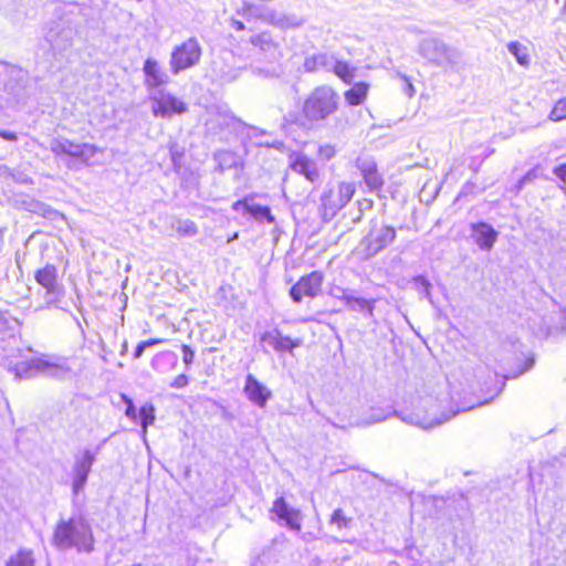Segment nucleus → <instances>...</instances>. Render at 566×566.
<instances>
[{"label": "nucleus", "mask_w": 566, "mask_h": 566, "mask_svg": "<svg viewBox=\"0 0 566 566\" xmlns=\"http://www.w3.org/2000/svg\"><path fill=\"white\" fill-rule=\"evenodd\" d=\"M25 77V72L13 64L0 61V80L6 87H13L12 81L15 83L22 82Z\"/></svg>", "instance_id": "nucleus-26"}, {"label": "nucleus", "mask_w": 566, "mask_h": 566, "mask_svg": "<svg viewBox=\"0 0 566 566\" xmlns=\"http://www.w3.org/2000/svg\"><path fill=\"white\" fill-rule=\"evenodd\" d=\"M181 352H182V359L186 366V370H189L191 364L195 360V352L193 349L188 345H181Z\"/></svg>", "instance_id": "nucleus-43"}, {"label": "nucleus", "mask_w": 566, "mask_h": 566, "mask_svg": "<svg viewBox=\"0 0 566 566\" xmlns=\"http://www.w3.org/2000/svg\"><path fill=\"white\" fill-rule=\"evenodd\" d=\"M340 301L345 302L350 311L364 312L368 317L374 316L375 301L366 300L364 297L354 296L350 292L342 291V295L337 296Z\"/></svg>", "instance_id": "nucleus-24"}, {"label": "nucleus", "mask_w": 566, "mask_h": 566, "mask_svg": "<svg viewBox=\"0 0 566 566\" xmlns=\"http://www.w3.org/2000/svg\"><path fill=\"white\" fill-rule=\"evenodd\" d=\"M290 168L306 178V180L311 181L312 184L318 181L319 179V172L316 167V164L307 158L303 154H293L290 156Z\"/></svg>", "instance_id": "nucleus-22"}, {"label": "nucleus", "mask_w": 566, "mask_h": 566, "mask_svg": "<svg viewBox=\"0 0 566 566\" xmlns=\"http://www.w3.org/2000/svg\"><path fill=\"white\" fill-rule=\"evenodd\" d=\"M415 284L417 285L419 290V294L427 298L431 304L432 297H431V283L422 275H418L413 279Z\"/></svg>", "instance_id": "nucleus-38"}, {"label": "nucleus", "mask_w": 566, "mask_h": 566, "mask_svg": "<svg viewBox=\"0 0 566 566\" xmlns=\"http://www.w3.org/2000/svg\"><path fill=\"white\" fill-rule=\"evenodd\" d=\"M367 92L368 84L359 82L345 93V98L349 105H359L365 99Z\"/></svg>", "instance_id": "nucleus-29"}, {"label": "nucleus", "mask_w": 566, "mask_h": 566, "mask_svg": "<svg viewBox=\"0 0 566 566\" xmlns=\"http://www.w3.org/2000/svg\"><path fill=\"white\" fill-rule=\"evenodd\" d=\"M145 74V86L148 91V96L154 91H163L160 86L166 85L169 82L168 74L161 70L158 62L153 59H147L143 67Z\"/></svg>", "instance_id": "nucleus-16"}, {"label": "nucleus", "mask_w": 566, "mask_h": 566, "mask_svg": "<svg viewBox=\"0 0 566 566\" xmlns=\"http://www.w3.org/2000/svg\"><path fill=\"white\" fill-rule=\"evenodd\" d=\"M275 514L277 521L292 531L300 532L302 530V513L287 504L283 496L277 497L270 510Z\"/></svg>", "instance_id": "nucleus-14"}, {"label": "nucleus", "mask_w": 566, "mask_h": 566, "mask_svg": "<svg viewBox=\"0 0 566 566\" xmlns=\"http://www.w3.org/2000/svg\"><path fill=\"white\" fill-rule=\"evenodd\" d=\"M202 49L196 38H189L181 44L174 48L170 54V71L174 75L181 71L196 66L201 59Z\"/></svg>", "instance_id": "nucleus-8"}, {"label": "nucleus", "mask_w": 566, "mask_h": 566, "mask_svg": "<svg viewBox=\"0 0 566 566\" xmlns=\"http://www.w3.org/2000/svg\"><path fill=\"white\" fill-rule=\"evenodd\" d=\"M279 74H280L279 72H276V71H274V70H273V71H271V72H266V74H265V75H266V76H271V77H276V76H279Z\"/></svg>", "instance_id": "nucleus-56"}, {"label": "nucleus", "mask_w": 566, "mask_h": 566, "mask_svg": "<svg viewBox=\"0 0 566 566\" xmlns=\"http://www.w3.org/2000/svg\"><path fill=\"white\" fill-rule=\"evenodd\" d=\"M126 350H127V344L125 343V344L123 345V348H122V350H120V354H122V355H124V354L126 353Z\"/></svg>", "instance_id": "nucleus-57"}, {"label": "nucleus", "mask_w": 566, "mask_h": 566, "mask_svg": "<svg viewBox=\"0 0 566 566\" xmlns=\"http://www.w3.org/2000/svg\"><path fill=\"white\" fill-rule=\"evenodd\" d=\"M95 460V454L88 449L74 457L71 475L72 489L75 495L83 491Z\"/></svg>", "instance_id": "nucleus-12"}, {"label": "nucleus", "mask_w": 566, "mask_h": 566, "mask_svg": "<svg viewBox=\"0 0 566 566\" xmlns=\"http://www.w3.org/2000/svg\"><path fill=\"white\" fill-rule=\"evenodd\" d=\"M123 399L127 403V407H126V410H125L126 417L132 419V420H136L137 411H136V408H135V405H134L133 400L130 398L126 397V396H123Z\"/></svg>", "instance_id": "nucleus-46"}, {"label": "nucleus", "mask_w": 566, "mask_h": 566, "mask_svg": "<svg viewBox=\"0 0 566 566\" xmlns=\"http://www.w3.org/2000/svg\"><path fill=\"white\" fill-rule=\"evenodd\" d=\"M335 56L326 52H317L305 57L303 67L305 72L313 73L318 71L329 72Z\"/></svg>", "instance_id": "nucleus-25"}, {"label": "nucleus", "mask_w": 566, "mask_h": 566, "mask_svg": "<svg viewBox=\"0 0 566 566\" xmlns=\"http://www.w3.org/2000/svg\"><path fill=\"white\" fill-rule=\"evenodd\" d=\"M396 239V229L390 226L373 228L357 247V253L364 260H369L389 247Z\"/></svg>", "instance_id": "nucleus-7"}, {"label": "nucleus", "mask_w": 566, "mask_h": 566, "mask_svg": "<svg viewBox=\"0 0 566 566\" xmlns=\"http://www.w3.org/2000/svg\"><path fill=\"white\" fill-rule=\"evenodd\" d=\"M509 52L516 59L517 63L524 67L530 65V55L527 48L518 42H511L507 45Z\"/></svg>", "instance_id": "nucleus-33"}, {"label": "nucleus", "mask_w": 566, "mask_h": 566, "mask_svg": "<svg viewBox=\"0 0 566 566\" xmlns=\"http://www.w3.org/2000/svg\"><path fill=\"white\" fill-rule=\"evenodd\" d=\"M323 284V274L318 271H313L310 274L301 277L296 284L290 290V295L295 303H301L303 296L311 298L316 297Z\"/></svg>", "instance_id": "nucleus-13"}, {"label": "nucleus", "mask_w": 566, "mask_h": 566, "mask_svg": "<svg viewBox=\"0 0 566 566\" xmlns=\"http://www.w3.org/2000/svg\"><path fill=\"white\" fill-rule=\"evenodd\" d=\"M534 365V359L533 358H530L526 360V365H525V368L523 370H521L520 374H523L525 373L526 370H530Z\"/></svg>", "instance_id": "nucleus-54"}, {"label": "nucleus", "mask_w": 566, "mask_h": 566, "mask_svg": "<svg viewBox=\"0 0 566 566\" xmlns=\"http://www.w3.org/2000/svg\"><path fill=\"white\" fill-rule=\"evenodd\" d=\"M261 342L268 344L276 352H290L302 345L301 339H292L289 336H283L279 329L265 332L261 336Z\"/></svg>", "instance_id": "nucleus-23"}, {"label": "nucleus", "mask_w": 566, "mask_h": 566, "mask_svg": "<svg viewBox=\"0 0 566 566\" xmlns=\"http://www.w3.org/2000/svg\"><path fill=\"white\" fill-rule=\"evenodd\" d=\"M161 340L160 339H149V340H145V342H140L135 350H134V358L135 359H138L142 357V355L144 354L145 349L155 345V344H158L160 343Z\"/></svg>", "instance_id": "nucleus-44"}, {"label": "nucleus", "mask_w": 566, "mask_h": 566, "mask_svg": "<svg viewBox=\"0 0 566 566\" xmlns=\"http://www.w3.org/2000/svg\"><path fill=\"white\" fill-rule=\"evenodd\" d=\"M259 9L255 4L250 2H243L241 8L238 10V13L242 15L243 18H251V17H259L258 13Z\"/></svg>", "instance_id": "nucleus-41"}, {"label": "nucleus", "mask_w": 566, "mask_h": 566, "mask_svg": "<svg viewBox=\"0 0 566 566\" xmlns=\"http://www.w3.org/2000/svg\"><path fill=\"white\" fill-rule=\"evenodd\" d=\"M17 379H31L38 375L55 379H65L74 375L70 361L65 357H39L17 364L9 368Z\"/></svg>", "instance_id": "nucleus-2"}, {"label": "nucleus", "mask_w": 566, "mask_h": 566, "mask_svg": "<svg viewBox=\"0 0 566 566\" xmlns=\"http://www.w3.org/2000/svg\"><path fill=\"white\" fill-rule=\"evenodd\" d=\"M553 172L562 182H566V164L555 167Z\"/></svg>", "instance_id": "nucleus-48"}, {"label": "nucleus", "mask_w": 566, "mask_h": 566, "mask_svg": "<svg viewBox=\"0 0 566 566\" xmlns=\"http://www.w3.org/2000/svg\"><path fill=\"white\" fill-rule=\"evenodd\" d=\"M338 77H340L344 82L350 83L354 74L350 70L349 65L346 62L338 61L334 57L332 70Z\"/></svg>", "instance_id": "nucleus-35"}, {"label": "nucleus", "mask_w": 566, "mask_h": 566, "mask_svg": "<svg viewBox=\"0 0 566 566\" xmlns=\"http://www.w3.org/2000/svg\"><path fill=\"white\" fill-rule=\"evenodd\" d=\"M243 391L248 399L260 408L265 407L272 396L271 391L251 374L245 378Z\"/></svg>", "instance_id": "nucleus-21"}, {"label": "nucleus", "mask_w": 566, "mask_h": 566, "mask_svg": "<svg viewBox=\"0 0 566 566\" xmlns=\"http://www.w3.org/2000/svg\"><path fill=\"white\" fill-rule=\"evenodd\" d=\"M418 52L428 63L444 70L459 71L463 65L462 53L438 38L421 40Z\"/></svg>", "instance_id": "nucleus-3"}, {"label": "nucleus", "mask_w": 566, "mask_h": 566, "mask_svg": "<svg viewBox=\"0 0 566 566\" xmlns=\"http://www.w3.org/2000/svg\"><path fill=\"white\" fill-rule=\"evenodd\" d=\"M390 416V411L378 408L371 409L368 423H376L386 420Z\"/></svg>", "instance_id": "nucleus-42"}, {"label": "nucleus", "mask_w": 566, "mask_h": 566, "mask_svg": "<svg viewBox=\"0 0 566 566\" xmlns=\"http://www.w3.org/2000/svg\"><path fill=\"white\" fill-rule=\"evenodd\" d=\"M331 524H334L338 530H342L349 526L350 520L344 515V512L340 509H337L331 516Z\"/></svg>", "instance_id": "nucleus-40"}, {"label": "nucleus", "mask_w": 566, "mask_h": 566, "mask_svg": "<svg viewBox=\"0 0 566 566\" xmlns=\"http://www.w3.org/2000/svg\"><path fill=\"white\" fill-rule=\"evenodd\" d=\"M358 203H359V207H358V209H357L358 213H357V216H356V217H354V218H353V221H352V223H353V224L358 223V222L361 220V217H363L361 202H358Z\"/></svg>", "instance_id": "nucleus-53"}, {"label": "nucleus", "mask_w": 566, "mask_h": 566, "mask_svg": "<svg viewBox=\"0 0 566 566\" xmlns=\"http://www.w3.org/2000/svg\"><path fill=\"white\" fill-rule=\"evenodd\" d=\"M0 137H2L6 140L14 142L17 140V135L12 132L8 130H0Z\"/></svg>", "instance_id": "nucleus-50"}, {"label": "nucleus", "mask_w": 566, "mask_h": 566, "mask_svg": "<svg viewBox=\"0 0 566 566\" xmlns=\"http://www.w3.org/2000/svg\"><path fill=\"white\" fill-rule=\"evenodd\" d=\"M35 559L31 549H20L11 555L4 566H34Z\"/></svg>", "instance_id": "nucleus-30"}, {"label": "nucleus", "mask_w": 566, "mask_h": 566, "mask_svg": "<svg viewBox=\"0 0 566 566\" xmlns=\"http://www.w3.org/2000/svg\"><path fill=\"white\" fill-rule=\"evenodd\" d=\"M415 87L413 85L409 82V81H406V86H405V93L409 96V97H412L415 95Z\"/></svg>", "instance_id": "nucleus-52"}, {"label": "nucleus", "mask_w": 566, "mask_h": 566, "mask_svg": "<svg viewBox=\"0 0 566 566\" xmlns=\"http://www.w3.org/2000/svg\"><path fill=\"white\" fill-rule=\"evenodd\" d=\"M15 206L19 209L42 216L51 221H55L59 218H63V216L57 210L30 196H21L17 198Z\"/></svg>", "instance_id": "nucleus-19"}, {"label": "nucleus", "mask_w": 566, "mask_h": 566, "mask_svg": "<svg viewBox=\"0 0 566 566\" xmlns=\"http://www.w3.org/2000/svg\"><path fill=\"white\" fill-rule=\"evenodd\" d=\"M214 159L219 165V170L222 172L237 165V156L231 150H219L214 154Z\"/></svg>", "instance_id": "nucleus-34"}, {"label": "nucleus", "mask_w": 566, "mask_h": 566, "mask_svg": "<svg viewBox=\"0 0 566 566\" xmlns=\"http://www.w3.org/2000/svg\"><path fill=\"white\" fill-rule=\"evenodd\" d=\"M178 357L172 352H161L151 359V368L158 373H167L177 366Z\"/></svg>", "instance_id": "nucleus-28"}, {"label": "nucleus", "mask_w": 566, "mask_h": 566, "mask_svg": "<svg viewBox=\"0 0 566 566\" xmlns=\"http://www.w3.org/2000/svg\"><path fill=\"white\" fill-rule=\"evenodd\" d=\"M244 126L240 118L222 106L217 107L213 117L206 123L207 130L212 134H219L223 129L239 130Z\"/></svg>", "instance_id": "nucleus-15"}, {"label": "nucleus", "mask_w": 566, "mask_h": 566, "mask_svg": "<svg viewBox=\"0 0 566 566\" xmlns=\"http://www.w3.org/2000/svg\"><path fill=\"white\" fill-rule=\"evenodd\" d=\"M265 20H266V22H269L275 27H279L281 29H297V28L302 27L305 22L304 19H302L295 14L277 15L274 12H270L265 17Z\"/></svg>", "instance_id": "nucleus-27"}, {"label": "nucleus", "mask_w": 566, "mask_h": 566, "mask_svg": "<svg viewBox=\"0 0 566 566\" xmlns=\"http://www.w3.org/2000/svg\"><path fill=\"white\" fill-rule=\"evenodd\" d=\"M148 97L155 117L170 119L174 115H182L188 112V105L166 90L154 91Z\"/></svg>", "instance_id": "nucleus-9"}, {"label": "nucleus", "mask_w": 566, "mask_h": 566, "mask_svg": "<svg viewBox=\"0 0 566 566\" xmlns=\"http://www.w3.org/2000/svg\"><path fill=\"white\" fill-rule=\"evenodd\" d=\"M243 72V67H221L218 71V76L222 83H231L238 80Z\"/></svg>", "instance_id": "nucleus-37"}, {"label": "nucleus", "mask_w": 566, "mask_h": 566, "mask_svg": "<svg viewBox=\"0 0 566 566\" xmlns=\"http://www.w3.org/2000/svg\"><path fill=\"white\" fill-rule=\"evenodd\" d=\"M140 424L144 433L147 432V427L155 421V408L153 405H145L139 409Z\"/></svg>", "instance_id": "nucleus-36"}, {"label": "nucleus", "mask_w": 566, "mask_h": 566, "mask_svg": "<svg viewBox=\"0 0 566 566\" xmlns=\"http://www.w3.org/2000/svg\"><path fill=\"white\" fill-rule=\"evenodd\" d=\"M171 229L182 237H195L198 228L192 220L176 219L171 222Z\"/></svg>", "instance_id": "nucleus-31"}, {"label": "nucleus", "mask_w": 566, "mask_h": 566, "mask_svg": "<svg viewBox=\"0 0 566 566\" xmlns=\"http://www.w3.org/2000/svg\"><path fill=\"white\" fill-rule=\"evenodd\" d=\"M189 378L186 374H180L169 384L171 388L181 389L188 386Z\"/></svg>", "instance_id": "nucleus-45"}, {"label": "nucleus", "mask_w": 566, "mask_h": 566, "mask_svg": "<svg viewBox=\"0 0 566 566\" xmlns=\"http://www.w3.org/2000/svg\"><path fill=\"white\" fill-rule=\"evenodd\" d=\"M50 150L57 157H67L66 166L70 169H80L92 164L94 155L102 149L97 146L83 143L76 144L65 137L53 138L50 142Z\"/></svg>", "instance_id": "nucleus-4"}, {"label": "nucleus", "mask_w": 566, "mask_h": 566, "mask_svg": "<svg viewBox=\"0 0 566 566\" xmlns=\"http://www.w3.org/2000/svg\"><path fill=\"white\" fill-rule=\"evenodd\" d=\"M356 167L359 169L367 187L371 191H378L384 185V179L377 170L375 160L367 156H360L356 159Z\"/></svg>", "instance_id": "nucleus-17"}, {"label": "nucleus", "mask_w": 566, "mask_h": 566, "mask_svg": "<svg viewBox=\"0 0 566 566\" xmlns=\"http://www.w3.org/2000/svg\"><path fill=\"white\" fill-rule=\"evenodd\" d=\"M247 213L251 214L253 218H255L258 221L265 220L268 223H274L275 218L271 213V209L265 206H260L256 203H250L249 207H247Z\"/></svg>", "instance_id": "nucleus-32"}, {"label": "nucleus", "mask_w": 566, "mask_h": 566, "mask_svg": "<svg viewBox=\"0 0 566 566\" xmlns=\"http://www.w3.org/2000/svg\"><path fill=\"white\" fill-rule=\"evenodd\" d=\"M434 406H430L429 409L421 412L420 410H415L408 413L405 412H396L403 422L422 428L424 430L432 429L437 426L444 423L450 420L457 412L451 413H442L441 417L436 416V411L433 410Z\"/></svg>", "instance_id": "nucleus-11"}, {"label": "nucleus", "mask_w": 566, "mask_h": 566, "mask_svg": "<svg viewBox=\"0 0 566 566\" xmlns=\"http://www.w3.org/2000/svg\"><path fill=\"white\" fill-rule=\"evenodd\" d=\"M249 201L248 199H243V200H238L235 201L233 205H232V209L234 211H239L240 209H243L245 212H247V207H249Z\"/></svg>", "instance_id": "nucleus-49"}, {"label": "nucleus", "mask_w": 566, "mask_h": 566, "mask_svg": "<svg viewBox=\"0 0 566 566\" xmlns=\"http://www.w3.org/2000/svg\"><path fill=\"white\" fill-rule=\"evenodd\" d=\"M230 24L237 31H242L245 28L243 22L235 20V19H232Z\"/></svg>", "instance_id": "nucleus-51"}, {"label": "nucleus", "mask_w": 566, "mask_h": 566, "mask_svg": "<svg viewBox=\"0 0 566 566\" xmlns=\"http://www.w3.org/2000/svg\"><path fill=\"white\" fill-rule=\"evenodd\" d=\"M250 43L258 48L264 54V60L269 62H276L282 57L280 44L274 41L270 32L252 35Z\"/></svg>", "instance_id": "nucleus-18"}, {"label": "nucleus", "mask_w": 566, "mask_h": 566, "mask_svg": "<svg viewBox=\"0 0 566 566\" xmlns=\"http://www.w3.org/2000/svg\"><path fill=\"white\" fill-rule=\"evenodd\" d=\"M335 148L331 145L321 146L318 154L322 158L328 160L335 156Z\"/></svg>", "instance_id": "nucleus-47"}, {"label": "nucleus", "mask_w": 566, "mask_h": 566, "mask_svg": "<svg viewBox=\"0 0 566 566\" xmlns=\"http://www.w3.org/2000/svg\"><path fill=\"white\" fill-rule=\"evenodd\" d=\"M338 107V96L327 85L315 87L303 104V115L310 122H319L334 114Z\"/></svg>", "instance_id": "nucleus-5"}, {"label": "nucleus", "mask_w": 566, "mask_h": 566, "mask_svg": "<svg viewBox=\"0 0 566 566\" xmlns=\"http://www.w3.org/2000/svg\"><path fill=\"white\" fill-rule=\"evenodd\" d=\"M7 312L0 310V322L7 323Z\"/></svg>", "instance_id": "nucleus-55"}, {"label": "nucleus", "mask_w": 566, "mask_h": 566, "mask_svg": "<svg viewBox=\"0 0 566 566\" xmlns=\"http://www.w3.org/2000/svg\"><path fill=\"white\" fill-rule=\"evenodd\" d=\"M548 118L553 122L566 119V97L557 101L549 113Z\"/></svg>", "instance_id": "nucleus-39"}, {"label": "nucleus", "mask_w": 566, "mask_h": 566, "mask_svg": "<svg viewBox=\"0 0 566 566\" xmlns=\"http://www.w3.org/2000/svg\"><path fill=\"white\" fill-rule=\"evenodd\" d=\"M35 281L45 289L44 300L48 305H54L63 296V287L57 282V269L53 264H46L38 270L34 275Z\"/></svg>", "instance_id": "nucleus-10"}, {"label": "nucleus", "mask_w": 566, "mask_h": 566, "mask_svg": "<svg viewBox=\"0 0 566 566\" xmlns=\"http://www.w3.org/2000/svg\"><path fill=\"white\" fill-rule=\"evenodd\" d=\"M471 237L476 245L484 251H490L499 235V232L486 222H476L471 224Z\"/></svg>", "instance_id": "nucleus-20"}, {"label": "nucleus", "mask_w": 566, "mask_h": 566, "mask_svg": "<svg viewBox=\"0 0 566 566\" xmlns=\"http://www.w3.org/2000/svg\"><path fill=\"white\" fill-rule=\"evenodd\" d=\"M356 191L352 182H339L336 187L324 190L321 196V217L327 222L343 209L353 198Z\"/></svg>", "instance_id": "nucleus-6"}, {"label": "nucleus", "mask_w": 566, "mask_h": 566, "mask_svg": "<svg viewBox=\"0 0 566 566\" xmlns=\"http://www.w3.org/2000/svg\"><path fill=\"white\" fill-rule=\"evenodd\" d=\"M54 545L60 549L76 548L77 552L94 551V536L90 524L82 517H72L56 525Z\"/></svg>", "instance_id": "nucleus-1"}]
</instances>
